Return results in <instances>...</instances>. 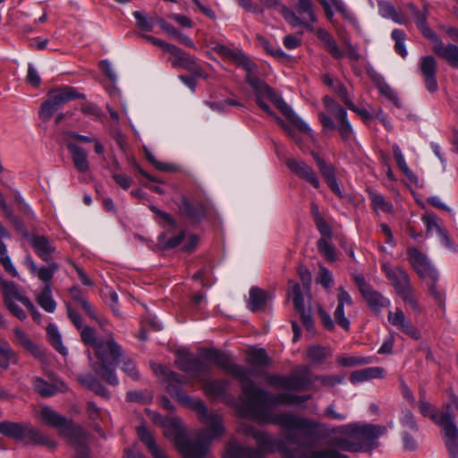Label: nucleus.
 <instances>
[{
    "label": "nucleus",
    "instance_id": "e2e57ef3",
    "mask_svg": "<svg viewBox=\"0 0 458 458\" xmlns=\"http://www.w3.org/2000/svg\"><path fill=\"white\" fill-rule=\"evenodd\" d=\"M205 104L213 111L225 112L228 106H242V105L234 99H225L219 102L206 101Z\"/></svg>",
    "mask_w": 458,
    "mask_h": 458
},
{
    "label": "nucleus",
    "instance_id": "f3484780",
    "mask_svg": "<svg viewBox=\"0 0 458 458\" xmlns=\"http://www.w3.org/2000/svg\"><path fill=\"white\" fill-rule=\"evenodd\" d=\"M419 70L423 77L426 89L428 92L434 93L438 89L436 78L437 61L432 55H424L419 63Z\"/></svg>",
    "mask_w": 458,
    "mask_h": 458
},
{
    "label": "nucleus",
    "instance_id": "c03bdc74",
    "mask_svg": "<svg viewBox=\"0 0 458 458\" xmlns=\"http://www.w3.org/2000/svg\"><path fill=\"white\" fill-rule=\"evenodd\" d=\"M323 417L332 420L344 421L349 414L347 409H340L334 401L325 408Z\"/></svg>",
    "mask_w": 458,
    "mask_h": 458
},
{
    "label": "nucleus",
    "instance_id": "c85d7f7f",
    "mask_svg": "<svg viewBox=\"0 0 458 458\" xmlns=\"http://www.w3.org/2000/svg\"><path fill=\"white\" fill-rule=\"evenodd\" d=\"M30 244L37 255L46 262H49L51 255L56 250L48 238L43 235L33 236Z\"/></svg>",
    "mask_w": 458,
    "mask_h": 458
},
{
    "label": "nucleus",
    "instance_id": "39448f33",
    "mask_svg": "<svg viewBox=\"0 0 458 458\" xmlns=\"http://www.w3.org/2000/svg\"><path fill=\"white\" fill-rule=\"evenodd\" d=\"M80 330L82 342L95 348L96 356L99 361L91 365L92 369L108 385L118 386L119 379L114 373V365L121 356V346L112 335L98 339L92 327L85 326Z\"/></svg>",
    "mask_w": 458,
    "mask_h": 458
},
{
    "label": "nucleus",
    "instance_id": "dca6fc26",
    "mask_svg": "<svg viewBox=\"0 0 458 458\" xmlns=\"http://www.w3.org/2000/svg\"><path fill=\"white\" fill-rule=\"evenodd\" d=\"M137 434L147 446L149 453L152 454L153 458H169L160 446H158L152 436V434L148 430V428L141 425L137 428ZM124 458H146L143 454L140 453L134 452H127Z\"/></svg>",
    "mask_w": 458,
    "mask_h": 458
},
{
    "label": "nucleus",
    "instance_id": "6e6d98bb",
    "mask_svg": "<svg viewBox=\"0 0 458 458\" xmlns=\"http://www.w3.org/2000/svg\"><path fill=\"white\" fill-rule=\"evenodd\" d=\"M312 157L316 161V164L324 176L326 182L333 180L335 177L334 167L330 165H327V162L321 158L316 152H312Z\"/></svg>",
    "mask_w": 458,
    "mask_h": 458
},
{
    "label": "nucleus",
    "instance_id": "412c9836",
    "mask_svg": "<svg viewBox=\"0 0 458 458\" xmlns=\"http://www.w3.org/2000/svg\"><path fill=\"white\" fill-rule=\"evenodd\" d=\"M441 437L449 458H458V426L455 420L441 429Z\"/></svg>",
    "mask_w": 458,
    "mask_h": 458
},
{
    "label": "nucleus",
    "instance_id": "f257e3e1",
    "mask_svg": "<svg viewBox=\"0 0 458 458\" xmlns=\"http://www.w3.org/2000/svg\"><path fill=\"white\" fill-rule=\"evenodd\" d=\"M246 399L242 401L239 411L243 418L250 419L259 424H274L285 432L284 438L299 447H309L310 444L304 436L313 435L320 424L310 419L302 418L289 412L274 413L270 406L280 404H301L311 398L310 394L298 395L291 393L273 394L258 387L254 382L243 386Z\"/></svg>",
    "mask_w": 458,
    "mask_h": 458
},
{
    "label": "nucleus",
    "instance_id": "f03ea898",
    "mask_svg": "<svg viewBox=\"0 0 458 458\" xmlns=\"http://www.w3.org/2000/svg\"><path fill=\"white\" fill-rule=\"evenodd\" d=\"M181 403L191 408L199 419L208 426L200 430L194 439H189L184 435V427L180 418L170 416L165 424L164 436L173 441L184 458H205L212 439L219 437L225 432L221 416L216 412H208L205 403L199 399L188 395L178 396Z\"/></svg>",
    "mask_w": 458,
    "mask_h": 458
},
{
    "label": "nucleus",
    "instance_id": "680f3d73",
    "mask_svg": "<svg viewBox=\"0 0 458 458\" xmlns=\"http://www.w3.org/2000/svg\"><path fill=\"white\" fill-rule=\"evenodd\" d=\"M392 148H393L394 157L395 159V162H396L398 167L401 169V171L405 175L410 177L412 174V172L409 168L400 147L397 144H394Z\"/></svg>",
    "mask_w": 458,
    "mask_h": 458
},
{
    "label": "nucleus",
    "instance_id": "79ce46f5",
    "mask_svg": "<svg viewBox=\"0 0 458 458\" xmlns=\"http://www.w3.org/2000/svg\"><path fill=\"white\" fill-rule=\"evenodd\" d=\"M47 333L52 346L62 355L65 356L68 353L67 348L63 344L61 334L57 327L54 324H49L47 327Z\"/></svg>",
    "mask_w": 458,
    "mask_h": 458
},
{
    "label": "nucleus",
    "instance_id": "473e14b6",
    "mask_svg": "<svg viewBox=\"0 0 458 458\" xmlns=\"http://www.w3.org/2000/svg\"><path fill=\"white\" fill-rule=\"evenodd\" d=\"M386 376L385 369L381 367H370L363 369L353 371L351 374L350 380L352 383H360L375 378H383Z\"/></svg>",
    "mask_w": 458,
    "mask_h": 458
},
{
    "label": "nucleus",
    "instance_id": "2eb2a0df",
    "mask_svg": "<svg viewBox=\"0 0 458 458\" xmlns=\"http://www.w3.org/2000/svg\"><path fill=\"white\" fill-rule=\"evenodd\" d=\"M451 405L446 404L445 411H438V410L431 405L427 401L422 398L419 401V411L424 417H428L436 425H437L440 429L445 428L446 425L450 424L454 420H455L454 416L450 411Z\"/></svg>",
    "mask_w": 458,
    "mask_h": 458
},
{
    "label": "nucleus",
    "instance_id": "4468645a",
    "mask_svg": "<svg viewBox=\"0 0 458 458\" xmlns=\"http://www.w3.org/2000/svg\"><path fill=\"white\" fill-rule=\"evenodd\" d=\"M169 54L171 55L170 62L174 68H183L191 72L194 76L207 78V74L197 63L196 59L182 50L180 47H170Z\"/></svg>",
    "mask_w": 458,
    "mask_h": 458
},
{
    "label": "nucleus",
    "instance_id": "338daca9",
    "mask_svg": "<svg viewBox=\"0 0 458 458\" xmlns=\"http://www.w3.org/2000/svg\"><path fill=\"white\" fill-rule=\"evenodd\" d=\"M437 281H426L428 291L431 296L435 299L436 302L438 304L440 308H445V293L443 291L437 289Z\"/></svg>",
    "mask_w": 458,
    "mask_h": 458
},
{
    "label": "nucleus",
    "instance_id": "7c9ffc66",
    "mask_svg": "<svg viewBox=\"0 0 458 458\" xmlns=\"http://www.w3.org/2000/svg\"><path fill=\"white\" fill-rule=\"evenodd\" d=\"M67 148L72 156L74 166L80 173H86L89 169L87 152L72 141L67 142Z\"/></svg>",
    "mask_w": 458,
    "mask_h": 458
},
{
    "label": "nucleus",
    "instance_id": "49530a36",
    "mask_svg": "<svg viewBox=\"0 0 458 458\" xmlns=\"http://www.w3.org/2000/svg\"><path fill=\"white\" fill-rule=\"evenodd\" d=\"M257 39L259 40V43L263 47V48L274 57L280 60H285L290 57L280 48V47L273 45L265 37L258 35Z\"/></svg>",
    "mask_w": 458,
    "mask_h": 458
},
{
    "label": "nucleus",
    "instance_id": "0eeeda50",
    "mask_svg": "<svg viewBox=\"0 0 458 458\" xmlns=\"http://www.w3.org/2000/svg\"><path fill=\"white\" fill-rule=\"evenodd\" d=\"M40 419L47 425L57 428L59 434L67 438L79 453L87 452V434L85 430L72 420L59 414L49 407H44L40 411Z\"/></svg>",
    "mask_w": 458,
    "mask_h": 458
},
{
    "label": "nucleus",
    "instance_id": "a211bd4d",
    "mask_svg": "<svg viewBox=\"0 0 458 458\" xmlns=\"http://www.w3.org/2000/svg\"><path fill=\"white\" fill-rule=\"evenodd\" d=\"M387 319L391 325L411 338L415 340L420 338V331L412 322L405 317L404 312L401 309H395L394 311H389L387 314Z\"/></svg>",
    "mask_w": 458,
    "mask_h": 458
},
{
    "label": "nucleus",
    "instance_id": "3c124183",
    "mask_svg": "<svg viewBox=\"0 0 458 458\" xmlns=\"http://www.w3.org/2000/svg\"><path fill=\"white\" fill-rule=\"evenodd\" d=\"M415 22L417 24V27L420 30L422 34L431 39V40H437V37L435 34L433 30H431L428 24H427V16L425 13L415 11L414 13Z\"/></svg>",
    "mask_w": 458,
    "mask_h": 458
},
{
    "label": "nucleus",
    "instance_id": "c756f323",
    "mask_svg": "<svg viewBox=\"0 0 458 458\" xmlns=\"http://www.w3.org/2000/svg\"><path fill=\"white\" fill-rule=\"evenodd\" d=\"M151 368L157 375H161L168 382L167 388L169 392L176 394L178 396L181 394L177 391V386L185 384L186 382L182 380L180 376L174 371L170 370L165 366L160 364L152 363Z\"/></svg>",
    "mask_w": 458,
    "mask_h": 458
},
{
    "label": "nucleus",
    "instance_id": "58836bf2",
    "mask_svg": "<svg viewBox=\"0 0 458 458\" xmlns=\"http://www.w3.org/2000/svg\"><path fill=\"white\" fill-rule=\"evenodd\" d=\"M119 363H121L122 371L125 373L130 378H131L134 381L140 380V376L135 361L131 358L123 355L122 350L121 356L117 359L116 364L114 365V369H116ZM114 373L116 374L115 371Z\"/></svg>",
    "mask_w": 458,
    "mask_h": 458
},
{
    "label": "nucleus",
    "instance_id": "4d7b16f0",
    "mask_svg": "<svg viewBox=\"0 0 458 458\" xmlns=\"http://www.w3.org/2000/svg\"><path fill=\"white\" fill-rule=\"evenodd\" d=\"M231 61L241 66L246 72H253L256 67L250 58L242 51H235Z\"/></svg>",
    "mask_w": 458,
    "mask_h": 458
},
{
    "label": "nucleus",
    "instance_id": "de8ad7c7",
    "mask_svg": "<svg viewBox=\"0 0 458 458\" xmlns=\"http://www.w3.org/2000/svg\"><path fill=\"white\" fill-rule=\"evenodd\" d=\"M376 358L374 357H338L336 362L342 367H354L368 365L375 362Z\"/></svg>",
    "mask_w": 458,
    "mask_h": 458
},
{
    "label": "nucleus",
    "instance_id": "0e129e2a",
    "mask_svg": "<svg viewBox=\"0 0 458 458\" xmlns=\"http://www.w3.org/2000/svg\"><path fill=\"white\" fill-rule=\"evenodd\" d=\"M265 98H256V103L257 105L264 111L266 112L267 114L275 117L276 119V121L278 122V123L282 126V128L287 131V133L291 136H293V133H292V131L291 129L284 123V122L277 117L275 113L271 110L270 106H268V104L267 102H265Z\"/></svg>",
    "mask_w": 458,
    "mask_h": 458
},
{
    "label": "nucleus",
    "instance_id": "603ef678",
    "mask_svg": "<svg viewBox=\"0 0 458 458\" xmlns=\"http://www.w3.org/2000/svg\"><path fill=\"white\" fill-rule=\"evenodd\" d=\"M11 362H16V355L7 342L0 343V368L7 369Z\"/></svg>",
    "mask_w": 458,
    "mask_h": 458
},
{
    "label": "nucleus",
    "instance_id": "cd10ccee",
    "mask_svg": "<svg viewBox=\"0 0 458 458\" xmlns=\"http://www.w3.org/2000/svg\"><path fill=\"white\" fill-rule=\"evenodd\" d=\"M179 209L183 216L193 221H199L206 216V208L202 203H192L184 196L182 197Z\"/></svg>",
    "mask_w": 458,
    "mask_h": 458
},
{
    "label": "nucleus",
    "instance_id": "37998d69",
    "mask_svg": "<svg viewBox=\"0 0 458 458\" xmlns=\"http://www.w3.org/2000/svg\"><path fill=\"white\" fill-rule=\"evenodd\" d=\"M132 15L136 20L137 26L147 32L153 30L154 25L157 24L156 19L158 18L156 14L148 16L146 13L141 11H135Z\"/></svg>",
    "mask_w": 458,
    "mask_h": 458
},
{
    "label": "nucleus",
    "instance_id": "9d476101",
    "mask_svg": "<svg viewBox=\"0 0 458 458\" xmlns=\"http://www.w3.org/2000/svg\"><path fill=\"white\" fill-rule=\"evenodd\" d=\"M201 357L207 360L212 361L227 374L236 378L241 383L242 393L243 394V386L249 382H253L250 379L251 375H257L253 370L235 364L232 357L216 348L204 349L201 352Z\"/></svg>",
    "mask_w": 458,
    "mask_h": 458
},
{
    "label": "nucleus",
    "instance_id": "7ed1b4c3",
    "mask_svg": "<svg viewBox=\"0 0 458 458\" xmlns=\"http://www.w3.org/2000/svg\"><path fill=\"white\" fill-rule=\"evenodd\" d=\"M241 430L256 441L258 448L232 441L227 445L224 458H263L265 453L275 451H278L284 458H349L346 454L331 447L310 453L289 449L283 440L274 439L268 434L258 430L250 424H242Z\"/></svg>",
    "mask_w": 458,
    "mask_h": 458
},
{
    "label": "nucleus",
    "instance_id": "774afa93",
    "mask_svg": "<svg viewBox=\"0 0 458 458\" xmlns=\"http://www.w3.org/2000/svg\"><path fill=\"white\" fill-rule=\"evenodd\" d=\"M401 424L404 428L410 429L414 433H416L419 429L412 412L408 410L403 411Z\"/></svg>",
    "mask_w": 458,
    "mask_h": 458
},
{
    "label": "nucleus",
    "instance_id": "4c0bfd02",
    "mask_svg": "<svg viewBox=\"0 0 458 458\" xmlns=\"http://www.w3.org/2000/svg\"><path fill=\"white\" fill-rule=\"evenodd\" d=\"M246 361L255 368H264L270 364V359L263 348H252L247 352Z\"/></svg>",
    "mask_w": 458,
    "mask_h": 458
},
{
    "label": "nucleus",
    "instance_id": "aec40b11",
    "mask_svg": "<svg viewBox=\"0 0 458 458\" xmlns=\"http://www.w3.org/2000/svg\"><path fill=\"white\" fill-rule=\"evenodd\" d=\"M285 116L286 118L295 125L300 131L310 133L311 129L310 126L298 115L295 112L287 105V103L275 93L274 97L270 100Z\"/></svg>",
    "mask_w": 458,
    "mask_h": 458
},
{
    "label": "nucleus",
    "instance_id": "b1692460",
    "mask_svg": "<svg viewBox=\"0 0 458 458\" xmlns=\"http://www.w3.org/2000/svg\"><path fill=\"white\" fill-rule=\"evenodd\" d=\"M272 299V293L252 286L249 292L248 308L253 312L262 310Z\"/></svg>",
    "mask_w": 458,
    "mask_h": 458
},
{
    "label": "nucleus",
    "instance_id": "a19ab883",
    "mask_svg": "<svg viewBox=\"0 0 458 458\" xmlns=\"http://www.w3.org/2000/svg\"><path fill=\"white\" fill-rule=\"evenodd\" d=\"M369 198L371 201L373 210L377 213L383 212L386 214H392L394 212L392 203L387 201L382 194L375 191H369Z\"/></svg>",
    "mask_w": 458,
    "mask_h": 458
},
{
    "label": "nucleus",
    "instance_id": "2f4dec72",
    "mask_svg": "<svg viewBox=\"0 0 458 458\" xmlns=\"http://www.w3.org/2000/svg\"><path fill=\"white\" fill-rule=\"evenodd\" d=\"M78 381L81 386L94 392L96 394L106 399L110 397L108 389L92 374L79 375Z\"/></svg>",
    "mask_w": 458,
    "mask_h": 458
},
{
    "label": "nucleus",
    "instance_id": "20e7f679",
    "mask_svg": "<svg viewBox=\"0 0 458 458\" xmlns=\"http://www.w3.org/2000/svg\"><path fill=\"white\" fill-rule=\"evenodd\" d=\"M381 425L350 423L331 430L332 446L347 452H367L378 446L377 439L386 433Z\"/></svg>",
    "mask_w": 458,
    "mask_h": 458
},
{
    "label": "nucleus",
    "instance_id": "ea45409f",
    "mask_svg": "<svg viewBox=\"0 0 458 458\" xmlns=\"http://www.w3.org/2000/svg\"><path fill=\"white\" fill-rule=\"evenodd\" d=\"M38 304L47 312L53 313L56 309V302L52 297L50 285H45L42 291L36 295Z\"/></svg>",
    "mask_w": 458,
    "mask_h": 458
},
{
    "label": "nucleus",
    "instance_id": "09e8293b",
    "mask_svg": "<svg viewBox=\"0 0 458 458\" xmlns=\"http://www.w3.org/2000/svg\"><path fill=\"white\" fill-rule=\"evenodd\" d=\"M185 238L184 231H181L177 235L170 237L168 233H164L159 235L158 242L165 250H171L179 246Z\"/></svg>",
    "mask_w": 458,
    "mask_h": 458
},
{
    "label": "nucleus",
    "instance_id": "5701e85b",
    "mask_svg": "<svg viewBox=\"0 0 458 458\" xmlns=\"http://www.w3.org/2000/svg\"><path fill=\"white\" fill-rule=\"evenodd\" d=\"M32 384L35 391L43 397H50L59 392H66L68 390L67 385L59 379L50 384L41 377H35L32 380Z\"/></svg>",
    "mask_w": 458,
    "mask_h": 458
},
{
    "label": "nucleus",
    "instance_id": "a18cd8bd",
    "mask_svg": "<svg viewBox=\"0 0 458 458\" xmlns=\"http://www.w3.org/2000/svg\"><path fill=\"white\" fill-rule=\"evenodd\" d=\"M310 381L304 376L291 375L286 377L285 389L307 390L310 387Z\"/></svg>",
    "mask_w": 458,
    "mask_h": 458
},
{
    "label": "nucleus",
    "instance_id": "1a4fd4ad",
    "mask_svg": "<svg viewBox=\"0 0 458 458\" xmlns=\"http://www.w3.org/2000/svg\"><path fill=\"white\" fill-rule=\"evenodd\" d=\"M382 270L390 284L394 289L395 293L406 303L413 311L420 312V306L414 296V291L411 284L408 272L401 267L394 266L388 262L383 263Z\"/></svg>",
    "mask_w": 458,
    "mask_h": 458
},
{
    "label": "nucleus",
    "instance_id": "e433bc0d",
    "mask_svg": "<svg viewBox=\"0 0 458 458\" xmlns=\"http://www.w3.org/2000/svg\"><path fill=\"white\" fill-rule=\"evenodd\" d=\"M361 295L366 300L369 306L375 311H379L381 309L390 305V301L387 298L373 290L371 287Z\"/></svg>",
    "mask_w": 458,
    "mask_h": 458
},
{
    "label": "nucleus",
    "instance_id": "6ab92c4d",
    "mask_svg": "<svg viewBox=\"0 0 458 458\" xmlns=\"http://www.w3.org/2000/svg\"><path fill=\"white\" fill-rule=\"evenodd\" d=\"M291 285L290 296L293 299L294 309L299 312L302 324L307 329L310 330L313 327L312 318L310 313L306 310L304 305V298L298 283L289 281Z\"/></svg>",
    "mask_w": 458,
    "mask_h": 458
},
{
    "label": "nucleus",
    "instance_id": "9b49d317",
    "mask_svg": "<svg viewBox=\"0 0 458 458\" xmlns=\"http://www.w3.org/2000/svg\"><path fill=\"white\" fill-rule=\"evenodd\" d=\"M84 98V94L79 93L70 86L52 89L48 92L47 100L41 104L39 117L44 121H48L57 110L69 101Z\"/></svg>",
    "mask_w": 458,
    "mask_h": 458
},
{
    "label": "nucleus",
    "instance_id": "f704fd0d",
    "mask_svg": "<svg viewBox=\"0 0 458 458\" xmlns=\"http://www.w3.org/2000/svg\"><path fill=\"white\" fill-rule=\"evenodd\" d=\"M26 443L36 445H45L49 447H55V443L48 439L40 430L35 428L31 424L25 423L24 440Z\"/></svg>",
    "mask_w": 458,
    "mask_h": 458
},
{
    "label": "nucleus",
    "instance_id": "ddd939ff",
    "mask_svg": "<svg viewBox=\"0 0 458 458\" xmlns=\"http://www.w3.org/2000/svg\"><path fill=\"white\" fill-rule=\"evenodd\" d=\"M408 260L418 274L424 281H437L439 275L436 267L430 263L427 256L416 248H409L407 250Z\"/></svg>",
    "mask_w": 458,
    "mask_h": 458
},
{
    "label": "nucleus",
    "instance_id": "c9c22d12",
    "mask_svg": "<svg viewBox=\"0 0 458 458\" xmlns=\"http://www.w3.org/2000/svg\"><path fill=\"white\" fill-rule=\"evenodd\" d=\"M2 287L4 291V304L9 303L10 301L15 302V301H18L25 305L26 301H30V299L22 294L18 286L13 282H3Z\"/></svg>",
    "mask_w": 458,
    "mask_h": 458
},
{
    "label": "nucleus",
    "instance_id": "a878e982",
    "mask_svg": "<svg viewBox=\"0 0 458 458\" xmlns=\"http://www.w3.org/2000/svg\"><path fill=\"white\" fill-rule=\"evenodd\" d=\"M433 50L434 52L445 60L448 64L458 69V46L454 44L444 45L440 40L437 39Z\"/></svg>",
    "mask_w": 458,
    "mask_h": 458
},
{
    "label": "nucleus",
    "instance_id": "6e6552de",
    "mask_svg": "<svg viewBox=\"0 0 458 458\" xmlns=\"http://www.w3.org/2000/svg\"><path fill=\"white\" fill-rule=\"evenodd\" d=\"M323 103L327 113L318 114L319 122L324 131L337 130L344 142H350L354 138V131L348 120L347 111L331 97L325 96Z\"/></svg>",
    "mask_w": 458,
    "mask_h": 458
},
{
    "label": "nucleus",
    "instance_id": "bf43d9fd",
    "mask_svg": "<svg viewBox=\"0 0 458 458\" xmlns=\"http://www.w3.org/2000/svg\"><path fill=\"white\" fill-rule=\"evenodd\" d=\"M315 381L319 382L323 386L334 387L344 382V377L342 375H318L314 378Z\"/></svg>",
    "mask_w": 458,
    "mask_h": 458
},
{
    "label": "nucleus",
    "instance_id": "bb28decb",
    "mask_svg": "<svg viewBox=\"0 0 458 458\" xmlns=\"http://www.w3.org/2000/svg\"><path fill=\"white\" fill-rule=\"evenodd\" d=\"M13 334L16 343L30 352L35 358L39 360H43L45 358L44 351L33 343L25 331L16 327L13 329Z\"/></svg>",
    "mask_w": 458,
    "mask_h": 458
},
{
    "label": "nucleus",
    "instance_id": "4be33fe9",
    "mask_svg": "<svg viewBox=\"0 0 458 458\" xmlns=\"http://www.w3.org/2000/svg\"><path fill=\"white\" fill-rule=\"evenodd\" d=\"M287 167L295 173L300 178L306 180L314 188H318L320 183L314 170L304 162L297 159H289L286 162Z\"/></svg>",
    "mask_w": 458,
    "mask_h": 458
},
{
    "label": "nucleus",
    "instance_id": "423d86ee",
    "mask_svg": "<svg viewBox=\"0 0 458 458\" xmlns=\"http://www.w3.org/2000/svg\"><path fill=\"white\" fill-rule=\"evenodd\" d=\"M177 367L192 376L196 380L203 383V391L208 397L216 400H221L227 404L233 405L238 413L242 415L239 411V405L242 401L246 399L242 394V397L235 400L233 395L227 393L229 381L226 379H207L206 375L210 373V369L200 359L191 358L188 355H179L175 361Z\"/></svg>",
    "mask_w": 458,
    "mask_h": 458
},
{
    "label": "nucleus",
    "instance_id": "13d9d810",
    "mask_svg": "<svg viewBox=\"0 0 458 458\" xmlns=\"http://www.w3.org/2000/svg\"><path fill=\"white\" fill-rule=\"evenodd\" d=\"M329 355L330 351L320 345L310 346L308 349V357L316 363L323 362Z\"/></svg>",
    "mask_w": 458,
    "mask_h": 458
},
{
    "label": "nucleus",
    "instance_id": "8fccbe9b",
    "mask_svg": "<svg viewBox=\"0 0 458 458\" xmlns=\"http://www.w3.org/2000/svg\"><path fill=\"white\" fill-rule=\"evenodd\" d=\"M47 263L49 264L48 267H41L38 268V271L35 274L45 284V285H50V281L52 280L55 273L59 269V265L56 262L49 260Z\"/></svg>",
    "mask_w": 458,
    "mask_h": 458
},
{
    "label": "nucleus",
    "instance_id": "72a5a7b5",
    "mask_svg": "<svg viewBox=\"0 0 458 458\" xmlns=\"http://www.w3.org/2000/svg\"><path fill=\"white\" fill-rule=\"evenodd\" d=\"M25 423L0 421V434L16 441L24 440Z\"/></svg>",
    "mask_w": 458,
    "mask_h": 458
},
{
    "label": "nucleus",
    "instance_id": "864d4df0",
    "mask_svg": "<svg viewBox=\"0 0 458 458\" xmlns=\"http://www.w3.org/2000/svg\"><path fill=\"white\" fill-rule=\"evenodd\" d=\"M391 37L394 41V50L400 55L403 58H405L408 55L404 41H405V33L403 30L399 29H394L392 30Z\"/></svg>",
    "mask_w": 458,
    "mask_h": 458
},
{
    "label": "nucleus",
    "instance_id": "f8f14e48",
    "mask_svg": "<svg viewBox=\"0 0 458 458\" xmlns=\"http://www.w3.org/2000/svg\"><path fill=\"white\" fill-rule=\"evenodd\" d=\"M295 9L296 13L286 5H282L280 14L292 27H304L313 31V23L317 22L318 19L311 0H299Z\"/></svg>",
    "mask_w": 458,
    "mask_h": 458
},
{
    "label": "nucleus",
    "instance_id": "052dcab7",
    "mask_svg": "<svg viewBox=\"0 0 458 458\" xmlns=\"http://www.w3.org/2000/svg\"><path fill=\"white\" fill-rule=\"evenodd\" d=\"M319 252L329 261L335 259V253L333 245L328 239L320 238L317 242Z\"/></svg>",
    "mask_w": 458,
    "mask_h": 458
},
{
    "label": "nucleus",
    "instance_id": "5fc2aeb1",
    "mask_svg": "<svg viewBox=\"0 0 458 458\" xmlns=\"http://www.w3.org/2000/svg\"><path fill=\"white\" fill-rule=\"evenodd\" d=\"M71 295L72 299L78 302L81 307L84 310V311L93 319H96L95 311L90 305V303L85 299L81 293V291L77 287H72L70 289Z\"/></svg>",
    "mask_w": 458,
    "mask_h": 458
},
{
    "label": "nucleus",
    "instance_id": "69168bd1",
    "mask_svg": "<svg viewBox=\"0 0 458 458\" xmlns=\"http://www.w3.org/2000/svg\"><path fill=\"white\" fill-rule=\"evenodd\" d=\"M378 89L381 95L390 100L396 107L401 108L403 106L398 95L388 84L384 83L380 85Z\"/></svg>",
    "mask_w": 458,
    "mask_h": 458
},
{
    "label": "nucleus",
    "instance_id": "393cba45",
    "mask_svg": "<svg viewBox=\"0 0 458 458\" xmlns=\"http://www.w3.org/2000/svg\"><path fill=\"white\" fill-rule=\"evenodd\" d=\"M422 221L427 227L428 233H436L448 249L455 250V248L452 244L446 231L437 223V217L434 213H426L423 215Z\"/></svg>",
    "mask_w": 458,
    "mask_h": 458
}]
</instances>
